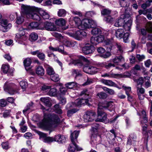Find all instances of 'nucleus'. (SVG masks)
<instances>
[{
  "label": "nucleus",
  "mask_w": 152,
  "mask_h": 152,
  "mask_svg": "<svg viewBox=\"0 0 152 152\" xmlns=\"http://www.w3.org/2000/svg\"><path fill=\"white\" fill-rule=\"evenodd\" d=\"M40 108L44 112V118L40 123V126L45 128H49L55 127L60 122V119L58 115L54 113L47 114L44 113L49 110V109H46L42 104H40Z\"/></svg>",
  "instance_id": "nucleus-1"
},
{
  "label": "nucleus",
  "mask_w": 152,
  "mask_h": 152,
  "mask_svg": "<svg viewBox=\"0 0 152 152\" xmlns=\"http://www.w3.org/2000/svg\"><path fill=\"white\" fill-rule=\"evenodd\" d=\"M138 115L140 116V124L142 128V134H145L147 132V125L146 123L148 122V118L147 116L145 110H142L141 115L138 113Z\"/></svg>",
  "instance_id": "nucleus-2"
},
{
  "label": "nucleus",
  "mask_w": 152,
  "mask_h": 152,
  "mask_svg": "<svg viewBox=\"0 0 152 152\" xmlns=\"http://www.w3.org/2000/svg\"><path fill=\"white\" fill-rule=\"evenodd\" d=\"M111 10L108 9H104L101 11L102 15L105 16L104 18V20L107 23H111L113 20V19L111 17L110 14Z\"/></svg>",
  "instance_id": "nucleus-3"
},
{
  "label": "nucleus",
  "mask_w": 152,
  "mask_h": 152,
  "mask_svg": "<svg viewBox=\"0 0 152 152\" xmlns=\"http://www.w3.org/2000/svg\"><path fill=\"white\" fill-rule=\"evenodd\" d=\"M40 8L35 7V9L33 10L30 14H27V18L37 21L41 20V16L40 15Z\"/></svg>",
  "instance_id": "nucleus-4"
},
{
  "label": "nucleus",
  "mask_w": 152,
  "mask_h": 152,
  "mask_svg": "<svg viewBox=\"0 0 152 152\" xmlns=\"http://www.w3.org/2000/svg\"><path fill=\"white\" fill-rule=\"evenodd\" d=\"M72 135L71 137V143H70L68 147V150L69 152H75L76 150L77 151H80L82 150V149L79 147L77 145L76 140L75 138V140L72 137Z\"/></svg>",
  "instance_id": "nucleus-5"
},
{
  "label": "nucleus",
  "mask_w": 152,
  "mask_h": 152,
  "mask_svg": "<svg viewBox=\"0 0 152 152\" xmlns=\"http://www.w3.org/2000/svg\"><path fill=\"white\" fill-rule=\"evenodd\" d=\"M0 30L5 32L8 31L12 27L11 23H8L7 19H2L0 22Z\"/></svg>",
  "instance_id": "nucleus-6"
},
{
  "label": "nucleus",
  "mask_w": 152,
  "mask_h": 152,
  "mask_svg": "<svg viewBox=\"0 0 152 152\" xmlns=\"http://www.w3.org/2000/svg\"><path fill=\"white\" fill-rule=\"evenodd\" d=\"M69 34L71 36L79 40H81L87 35L86 33L83 30H78L76 31L75 33H69Z\"/></svg>",
  "instance_id": "nucleus-7"
},
{
  "label": "nucleus",
  "mask_w": 152,
  "mask_h": 152,
  "mask_svg": "<svg viewBox=\"0 0 152 152\" xmlns=\"http://www.w3.org/2000/svg\"><path fill=\"white\" fill-rule=\"evenodd\" d=\"M96 116V114L93 111H88L84 115V121L86 122L92 121L95 119Z\"/></svg>",
  "instance_id": "nucleus-8"
},
{
  "label": "nucleus",
  "mask_w": 152,
  "mask_h": 152,
  "mask_svg": "<svg viewBox=\"0 0 152 152\" xmlns=\"http://www.w3.org/2000/svg\"><path fill=\"white\" fill-rule=\"evenodd\" d=\"M101 137L98 134H91V143L93 147H95L97 145L101 143Z\"/></svg>",
  "instance_id": "nucleus-9"
},
{
  "label": "nucleus",
  "mask_w": 152,
  "mask_h": 152,
  "mask_svg": "<svg viewBox=\"0 0 152 152\" xmlns=\"http://www.w3.org/2000/svg\"><path fill=\"white\" fill-rule=\"evenodd\" d=\"M82 51L85 54H88L93 52L95 50V48L91 44L86 43L85 46L82 48Z\"/></svg>",
  "instance_id": "nucleus-10"
},
{
  "label": "nucleus",
  "mask_w": 152,
  "mask_h": 152,
  "mask_svg": "<svg viewBox=\"0 0 152 152\" xmlns=\"http://www.w3.org/2000/svg\"><path fill=\"white\" fill-rule=\"evenodd\" d=\"M35 9V7H31L23 4L21 6V12L22 13L25 14L27 18V14H30L33 10Z\"/></svg>",
  "instance_id": "nucleus-11"
},
{
  "label": "nucleus",
  "mask_w": 152,
  "mask_h": 152,
  "mask_svg": "<svg viewBox=\"0 0 152 152\" xmlns=\"http://www.w3.org/2000/svg\"><path fill=\"white\" fill-rule=\"evenodd\" d=\"M104 40L103 35H99L97 36L93 35L91 38V43L94 45H96L99 43L102 42Z\"/></svg>",
  "instance_id": "nucleus-12"
},
{
  "label": "nucleus",
  "mask_w": 152,
  "mask_h": 152,
  "mask_svg": "<svg viewBox=\"0 0 152 152\" xmlns=\"http://www.w3.org/2000/svg\"><path fill=\"white\" fill-rule=\"evenodd\" d=\"M137 138L136 134L135 133H131L129 135L128 138L127 144L129 145H136L135 142L136 141Z\"/></svg>",
  "instance_id": "nucleus-13"
},
{
  "label": "nucleus",
  "mask_w": 152,
  "mask_h": 152,
  "mask_svg": "<svg viewBox=\"0 0 152 152\" xmlns=\"http://www.w3.org/2000/svg\"><path fill=\"white\" fill-rule=\"evenodd\" d=\"M97 51L98 52L101 54L100 56L104 58H107L111 55V54L110 52L107 51L105 52V49L102 47L98 48Z\"/></svg>",
  "instance_id": "nucleus-14"
},
{
  "label": "nucleus",
  "mask_w": 152,
  "mask_h": 152,
  "mask_svg": "<svg viewBox=\"0 0 152 152\" xmlns=\"http://www.w3.org/2000/svg\"><path fill=\"white\" fill-rule=\"evenodd\" d=\"M43 29L45 28L46 30L49 31H55L56 28L54 23L51 22H45L44 24V27H42Z\"/></svg>",
  "instance_id": "nucleus-15"
},
{
  "label": "nucleus",
  "mask_w": 152,
  "mask_h": 152,
  "mask_svg": "<svg viewBox=\"0 0 152 152\" xmlns=\"http://www.w3.org/2000/svg\"><path fill=\"white\" fill-rule=\"evenodd\" d=\"M113 103L111 102H104L102 103H99L98 104V107L102 109L103 108H107L109 107H112V110H114V107H113Z\"/></svg>",
  "instance_id": "nucleus-16"
},
{
  "label": "nucleus",
  "mask_w": 152,
  "mask_h": 152,
  "mask_svg": "<svg viewBox=\"0 0 152 152\" xmlns=\"http://www.w3.org/2000/svg\"><path fill=\"white\" fill-rule=\"evenodd\" d=\"M25 33L23 30H21L18 33L16 34L15 38L17 40L22 41H25L27 39L25 35Z\"/></svg>",
  "instance_id": "nucleus-17"
},
{
  "label": "nucleus",
  "mask_w": 152,
  "mask_h": 152,
  "mask_svg": "<svg viewBox=\"0 0 152 152\" xmlns=\"http://www.w3.org/2000/svg\"><path fill=\"white\" fill-rule=\"evenodd\" d=\"M82 105L81 100L78 99L75 101V102H72L67 104L66 106V108L69 109L75 106H78Z\"/></svg>",
  "instance_id": "nucleus-18"
},
{
  "label": "nucleus",
  "mask_w": 152,
  "mask_h": 152,
  "mask_svg": "<svg viewBox=\"0 0 152 152\" xmlns=\"http://www.w3.org/2000/svg\"><path fill=\"white\" fill-rule=\"evenodd\" d=\"M8 82L5 83L4 87V90L11 95L14 94L16 92V91L11 87L10 85L12 84H10V85H8Z\"/></svg>",
  "instance_id": "nucleus-19"
},
{
  "label": "nucleus",
  "mask_w": 152,
  "mask_h": 152,
  "mask_svg": "<svg viewBox=\"0 0 152 152\" xmlns=\"http://www.w3.org/2000/svg\"><path fill=\"white\" fill-rule=\"evenodd\" d=\"M54 141L57 142L60 144L65 143L66 139L64 136L61 134L55 135L54 137Z\"/></svg>",
  "instance_id": "nucleus-20"
},
{
  "label": "nucleus",
  "mask_w": 152,
  "mask_h": 152,
  "mask_svg": "<svg viewBox=\"0 0 152 152\" xmlns=\"http://www.w3.org/2000/svg\"><path fill=\"white\" fill-rule=\"evenodd\" d=\"M89 23L88 19H84L81 21L80 24L79 26V28L81 27V29L82 30H84L87 28H89L91 26L89 24Z\"/></svg>",
  "instance_id": "nucleus-21"
},
{
  "label": "nucleus",
  "mask_w": 152,
  "mask_h": 152,
  "mask_svg": "<svg viewBox=\"0 0 152 152\" xmlns=\"http://www.w3.org/2000/svg\"><path fill=\"white\" fill-rule=\"evenodd\" d=\"M127 18L124 17L123 18H121L116 20L115 23L114 24V26L116 27H120L123 26L124 24L126 22V20Z\"/></svg>",
  "instance_id": "nucleus-22"
},
{
  "label": "nucleus",
  "mask_w": 152,
  "mask_h": 152,
  "mask_svg": "<svg viewBox=\"0 0 152 152\" xmlns=\"http://www.w3.org/2000/svg\"><path fill=\"white\" fill-rule=\"evenodd\" d=\"M29 28L33 29H42L43 28L40 26V24L37 22H32L30 23L28 26Z\"/></svg>",
  "instance_id": "nucleus-23"
},
{
  "label": "nucleus",
  "mask_w": 152,
  "mask_h": 152,
  "mask_svg": "<svg viewBox=\"0 0 152 152\" xmlns=\"http://www.w3.org/2000/svg\"><path fill=\"white\" fill-rule=\"evenodd\" d=\"M126 20L123 25V28L125 31H129L132 25L131 21L129 18H127Z\"/></svg>",
  "instance_id": "nucleus-24"
},
{
  "label": "nucleus",
  "mask_w": 152,
  "mask_h": 152,
  "mask_svg": "<svg viewBox=\"0 0 152 152\" xmlns=\"http://www.w3.org/2000/svg\"><path fill=\"white\" fill-rule=\"evenodd\" d=\"M69 21L70 23H72L73 21H74L75 24L79 26L81 24L82 21L79 17H74L72 16H71L70 18Z\"/></svg>",
  "instance_id": "nucleus-25"
},
{
  "label": "nucleus",
  "mask_w": 152,
  "mask_h": 152,
  "mask_svg": "<svg viewBox=\"0 0 152 152\" xmlns=\"http://www.w3.org/2000/svg\"><path fill=\"white\" fill-rule=\"evenodd\" d=\"M23 63L27 71L31 69L30 66L31 63V59L29 58H26L24 59Z\"/></svg>",
  "instance_id": "nucleus-26"
},
{
  "label": "nucleus",
  "mask_w": 152,
  "mask_h": 152,
  "mask_svg": "<svg viewBox=\"0 0 152 152\" xmlns=\"http://www.w3.org/2000/svg\"><path fill=\"white\" fill-rule=\"evenodd\" d=\"M36 73L39 76H42L45 74V70L41 66H39L36 69Z\"/></svg>",
  "instance_id": "nucleus-27"
},
{
  "label": "nucleus",
  "mask_w": 152,
  "mask_h": 152,
  "mask_svg": "<svg viewBox=\"0 0 152 152\" xmlns=\"http://www.w3.org/2000/svg\"><path fill=\"white\" fill-rule=\"evenodd\" d=\"M101 82L105 85L109 86H116L117 85L114 82L110 80L102 79Z\"/></svg>",
  "instance_id": "nucleus-28"
},
{
  "label": "nucleus",
  "mask_w": 152,
  "mask_h": 152,
  "mask_svg": "<svg viewBox=\"0 0 152 152\" xmlns=\"http://www.w3.org/2000/svg\"><path fill=\"white\" fill-rule=\"evenodd\" d=\"M40 101L44 104L47 107H50L52 104L49 99L47 97H42L40 99Z\"/></svg>",
  "instance_id": "nucleus-29"
},
{
  "label": "nucleus",
  "mask_w": 152,
  "mask_h": 152,
  "mask_svg": "<svg viewBox=\"0 0 152 152\" xmlns=\"http://www.w3.org/2000/svg\"><path fill=\"white\" fill-rule=\"evenodd\" d=\"M39 13L40 15L41 18V17H42L44 19H48L50 18L49 14L40 8L39 10Z\"/></svg>",
  "instance_id": "nucleus-30"
},
{
  "label": "nucleus",
  "mask_w": 152,
  "mask_h": 152,
  "mask_svg": "<svg viewBox=\"0 0 152 152\" xmlns=\"http://www.w3.org/2000/svg\"><path fill=\"white\" fill-rule=\"evenodd\" d=\"M124 34V30L122 29H118L115 31L116 36L119 39L122 38Z\"/></svg>",
  "instance_id": "nucleus-31"
},
{
  "label": "nucleus",
  "mask_w": 152,
  "mask_h": 152,
  "mask_svg": "<svg viewBox=\"0 0 152 152\" xmlns=\"http://www.w3.org/2000/svg\"><path fill=\"white\" fill-rule=\"evenodd\" d=\"M99 127V124L96 123H93L91 129V134H98L97 130Z\"/></svg>",
  "instance_id": "nucleus-32"
},
{
  "label": "nucleus",
  "mask_w": 152,
  "mask_h": 152,
  "mask_svg": "<svg viewBox=\"0 0 152 152\" xmlns=\"http://www.w3.org/2000/svg\"><path fill=\"white\" fill-rule=\"evenodd\" d=\"M10 66L8 64H4L2 65L1 66V70L5 74L10 73Z\"/></svg>",
  "instance_id": "nucleus-33"
},
{
  "label": "nucleus",
  "mask_w": 152,
  "mask_h": 152,
  "mask_svg": "<svg viewBox=\"0 0 152 152\" xmlns=\"http://www.w3.org/2000/svg\"><path fill=\"white\" fill-rule=\"evenodd\" d=\"M66 21L65 19L62 18L56 20L55 21L56 24L59 26H64L65 25Z\"/></svg>",
  "instance_id": "nucleus-34"
},
{
  "label": "nucleus",
  "mask_w": 152,
  "mask_h": 152,
  "mask_svg": "<svg viewBox=\"0 0 152 152\" xmlns=\"http://www.w3.org/2000/svg\"><path fill=\"white\" fill-rule=\"evenodd\" d=\"M57 91L56 88H52L48 93V94L50 96H54L57 95Z\"/></svg>",
  "instance_id": "nucleus-35"
},
{
  "label": "nucleus",
  "mask_w": 152,
  "mask_h": 152,
  "mask_svg": "<svg viewBox=\"0 0 152 152\" xmlns=\"http://www.w3.org/2000/svg\"><path fill=\"white\" fill-rule=\"evenodd\" d=\"M124 58L121 56H119L115 57L114 58L111 59V62H113L115 63H117L121 61L124 60Z\"/></svg>",
  "instance_id": "nucleus-36"
},
{
  "label": "nucleus",
  "mask_w": 152,
  "mask_h": 152,
  "mask_svg": "<svg viewBox=\"0 0 152 152\" xmlns=\"http://www.w3.org/2000/svg\"><path fill=\"white\" fill-rule=\"evenodd\" d=\"M66 14V11L64 9H60L58 12V16L60 17H64Z\"/></svg>",
  "instance_id": "nucleus-37"
},
{
  "label": "nucleus",
  "mask_w": 152,
  "mask_h": 152,
  "mask_svg": "<svg viewBox=\"0 0 152 152\" xmlns=\"http://www.w3.org/2000/svg\"><path fill=\"white\" fill-rule=\"evenodd\" d=\"M66 109L68 110L67 112V115L69 117L71 116L74 113H76L78 110V109L75 108L69 110V109H67V108Z\"/></svg>",
  "instance_id": "nucleus-38"
},
{
  "label": "nucleus",
  "mask_w": 152,
  "mask_h": 152,
  "mask_svg": "<svg viewBox=\"0 0 152 152\" xmlns=\"http://www.w3.org/2000/svg\"><path fill=\"white\" fill-rule=\"evenodd\" d=\"M55 112L58 114H61L62 113V110L58 104H56L54 106Z\"/></svg>",
  "instance_id": "nucleus-39"
},
{
  "label": "nucleus",
  "mask_w": 152,
  "mask_h": 152,
  "mask_svg": "<svg viewBox=\"0 0 152 152\" xmlns=\"http://www.w3.org/2000/svg\"><path fill=\"white\" fill-rule=\"evenodd\" d=\"M102 118L100 119L99 120H98L97 119L95 120V121H99L100 122H102L105 123H106L108 122V119L107 118V115L105 114V115H104L102 116L101 117Z\"/></svg>",
  "instance_id": "nucleus-40"
},
{
  "label": "nucleus",
  "mask_w": 152,
  "mask_h": 152,
  "mask_svg": "<svg viewBox=\"0 0 152 152\" xmlns=\"http://www.w3.org/2000/svg\"><path fill=\"white\" fill-rule=\"evenodd\" d=\"M76 84L75 82H71L67 83L65 84V86L67 88L72 89L76 86Z\"/></svg>",
  "instance_id": "nucleus-41"
},
{
  "label": "nucleus",
  "mask_w": 152,
  "mask_h": 152,
  "mask_svg": "<svg viewBox=\"0 0 152 152\" xmlns=\"http://www.w3.org/2000/svg\"><path fill=\"white\" fill-rule=\"evenodd\" d=\"M57 51H58L64 55L67 54V53L64 51V47L62 45H60L57 47Z\"/></svg>",
  "instance_id": "nucleus-42"
},
{
  "label": "nucleus",
  "mask_w": 152,
  "mask_h": 152,
  "mask_svg": "<svg viewBox=\"0 0 152 152\" xmlns=\"http://www.w3.org/2000/svg\"><path fill=\"white\" fill-rule=\"evenodd\" d=\"M146 29L148 32H152V23L150 21L147 23Z\"/></svg>",
  "instance_id": "nucleus-43"
},
{
  "label": "nucleus",
  "mask_w": 152,
  "mask_h": 152,
  "mask_svg": "<svg viewBox=\"0 0 152 152\" xmlns=\"http://www.w3.org/2000/svg\"><path fill=\"white\" fill-rule=\"evenodd\" d=\"M50 78L52 81L55 82H58L60 80L59 75L57 74H55L52 76H50Z\"/></svg>",
  "instance_id": "nucleus-44"
},
{
  "label": "nucleus",
  "mask_w": 152,
  "mask_h": 152,
  "mask_svg": "<svg viewBox=\"0 0 152 152\" xmlns=\"http://www.w3.org/2000/svg\"><path fill=\"white\" fill-rule=\"evenodd\" d=\"M43 141L46 143H50L54 141V138L46 137L44 138Z\"/></svg>",
  "instance_id": "nucleus-45"
},
{
  "label": "nucleus",
  "mask_w": 152,
  "mask_h": 152,
  "mask_svg": "<svg viewBox=\"0 0 152 152\" xmlns=\"http://www.w3.org/2000/svg\"><path fill=\"white\" fill-rule=\"evenodd\" d=\"M79 132L78 131H75L73 132H72L70 135V139H71V137L72 135V137L74 140H75V138H76V142H77V138L79 134Z\"/></svg>",
  "instance_id": "nucleus-46"
},
{
  "label": "nucleus",
  "mask_w": 152,
  "mask_h": 152,
  "mask_svg": "<svg viewBox=\"0 0 152 152\" xmlns=\"http://www.w3.org/2000/svg\"><path fill=\"white\" fill-rule=\"evenodd\" d=\"M91 33L92 34L96 35L100 34L101 33V29L99 28H93L91 31Z\"/></svg>",
  "instance_id": "nucleus-47"
},
{
  "label": "nucleus",
  "mask_w": 152,
  "mask_h": 152,
  "mask_svg": "<svg viewBox=\"0 0 152 152\" xmlns=\"http://www.w3.org/2000/svg\"><path fill=\"white\" fill-rule=\"evenodd\" d=\"M30 39L31 41H35L38 38V35L35 33H32L30 35Z\"/></svg>",
  "instance_id": "nucleus-48"
},
{
  "label": "nucleus",
  "mask_w": 152,
  "mask_h": 152,
  "mask_svg": "<svg viewBox=\"0 0 152 152\" xmlns=\"http://www.w3.org/2000/svg\"><path fill=\"white\" fill-rule=\"evenodd\" d=\"M33 104L34 103L32 102L29 103L27 105L25 108L23 110V113L25 114L26 112H27L28 110L30 109V108L33 106Z\"/></svg>",
  "instance_id": "nucleus-49"
},
{
  "label": "nucleus",
  "mask_w": 152,
  "mask_h": 152,
  "mask_svg": "<svg viewBox=\"0 0 152 152\" xmlns=\"http://www.w3.org/2000/svg\"><path fill=\"white\" fill-rule=\"evenodd\" d=\"M144 78L146 80H147V81L145 82V87L146 88H147L150 87L151 86V82L150 80V77H149L146 76Z\"/></svg>",
  "instance_id": "nucleus-50"
},
{
  "label": "nucleus",
  "mask_w": 152,
  "mask_h": 152,
  "mask_svg": "<svg viewBox=\"0 0 152 152\" xmlns=\"http://www.w3.org/2000/svg\"><path fill=\"white\" fill-rule=\"evenodd\" d=\"M97 96L101 99H106L107 97V94L106 93L102 92L98 93L97 94Z\"/></svg>",
  "instance_id": "nucleus-51"
},
{
  "label": "nucleus",
  "mask_w": 152,
  "mask_h": 152,
  "mask_svg": "<svg viewBox=\"0 0 152 152\" xmlns=\"http://www.w3.org/2000/svg\"><path fill=\"white\" fill-rule=\"evenodd\" d=\"M104 67L106 69H109L111 67H114L115 66V64L113 63H107L104 62Z\"/></svg>",
  "instance_id": "nucleus-52"
},
{
  "label": "nucleus",
  "mask_w": 152,
  "mask_h": 152,
  "mask_svg": "<svg viewBox=\"0 0 152 152\" xmlns=\"http://www.w3.org/2000/svg\"><path fill=\"white\" fill-rule=\"evenodd\" d=\"M47 71L48 74L50 76L55 74L53 69L51 67H48L47 69Z\"/></svg>",
  "instance_id": "nucleus-53"
},
{
  "label": "nucleus",
  "mask_w": 152,
  "mask_h": 152,
  "mask_svg": "<svg viewBox=\"0 0 152 152\" xmlns=\"http://www.w3.org/2000/svg\"><path fill=\"white\" fill-rule=\"evenodd\" d=\"M52 34L53 36L59 39H61L63 38V36L61 34L57 32H53L52 33Z\"/></svg>",
  "instance_id": "nucleus-54"
},
{
  "label": "nucleus",
  "mask_w": 152,
  "mask_h": 152,
  "mask_svg": "<svg viewBox=\"0 0 152 152\" xmlns=\"http://www.w3.org/2000/svg\"><path fill=\"white\" fill-rule=\"evenodd\" d=\"M20 85L21 88L23 89L24 91L27 86V84L26 82L24 81H21L20 83Z\"/></svg>",
  "instance_id": "nucleus-55"
},
{
  "label": "nucleus",
  "mask_w": 152,
  "mask_h": 152,
  "mask_svg": "<svg viewBox=\"0 0 152 152\" xmlns=\"http://www.w3.org/2000/svg\"><path fill=\"white\" fill-rule=\"evenodd\" d=\"M24 21V18L23 16L18 17L17 18L16 22L17 24H21Z\"/></svg>",
  "instance_id": "nucleus-56"
},
{
  "label": "nucleus",
  "mask_w": 152,
  "mask_h": 152,
  "mask_svg": "<svg viewBox=\"0 0 152 152\" xmlns=\"http://www.w3.org/2000/svg\"><path fill=\"white\" fill-rule=\"evenodd\" d=\"M72 73L73 75H75L76 77L81 75L80 71L78 69H73Z\"/></svg>",
  "instance_id": "nucleus-57"
},
{
  "label": "nucleus",
  "mask_w": 152,
  "mask_h": 152,
  "mask_svg": "<svg viewBox=\"0 0 152 152\" xmlns=\"http://www.w3.org/2000/svg\"><path fill=\"white\" fill-rule=\"evenodd\" d=\"M137 88V94H144L145 92V89L141 87L140 88L139 86H136Z\"/></svg>",
  "instance_id": "nucleus-58"
},
{
  "label": "nucleus",
  "mask_w": 152,
  "mask_h": 152,
  "mask_svg": "<svg viewBox=\"0 0 152 152\" xmlns=\"http://www.w3.org/2000/svg\"><path fill=\"white\" fill-rule=\"evenodd\" d=\"M129 34L128 32H126L124 34L123 37L124 41L125 43H127L128 42L129 40Z\"/></svg>",
  "instance_id": "nucleus-59"
},
{
  "label": "nucleus",
  "mask_w": 152,
  "mask_h": 152,
  "mask_svg": "<svg viewBox=\"0 0 152 152\" xmlns=\"http://www.w3.org/2000/svg\"><path fill=\"white\" fill-rule=\"evenodd\" d=\"M106 113H104L102 110V109L101 108H99V107L98 108L97 110V115L98 117L102 116L104 115H105Z\"/></svg>",
  "instance_id": "nucleus-60"
},
{
  "label": "nucleus",
  "mask_w": 152,
  "mask_h": 152,
  "mask_svg": "<svg viewBox=\"0 0 152 152\" xmlns=\"http://www.w3.org/2000/svg\"><path fill=\"white\" fill-rule=\"evenodd\" d=\"M95 14V12L93 11H88L86 12L85 16L87 17L90 18Z\"/></svg>",
  "instance_id": "nucleus-61"
},
{
  "label": "nucleus",
  "mask_w": 152,
  "mask_h": 152,
  "mask_svg": "<svg viewBox=\"0 0 152 152\" xmlns=\"http://www.w3.org/2000/svg\"><path fill=\"white\" fill-rule=\"evenodd\" d=\"M137 86H138L139 85H140V87H141L142 85L144 82L143 77H139L137 80Z\"/></svg>",
  "instance_id": "nucleus-62"
},
{
  "label": "nucleus",
  "mask_w": 152,
  "mask_h": 152,
  "mask_svg": "<svg viewBox=\"0 0 152 152\" xmlns=\"http://www.w3.org/2000/svg\"><path fill=\"white\" fill-rule=\"evenodd\" d=\"M7 105V102L4 99H0V106L4 107H5Z\"/></svg>",
  "instance_id": "nucleus-63"
},
{
  "label": "nucleus",
  "mask_w": 152,
  "mask_h": 152,
  "mask_svg": "<svg viewBox=\"0 0 152 152\" xmlns=\"http://www.w3.org/2000/svg\"><path fill=\"white\" fill-rule=\"evenodd\" d=\"M58 99L60 101V103L63 105L66 102V99L64 96H60L58 98Z\"/></svg>",
  "instance_id": "nucleus-64"
}]
</instances>
